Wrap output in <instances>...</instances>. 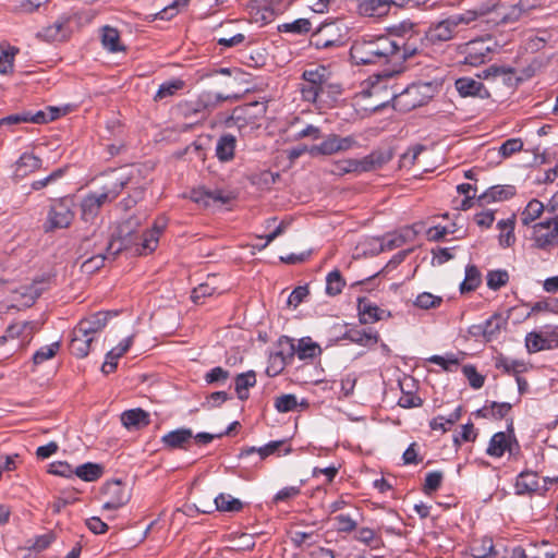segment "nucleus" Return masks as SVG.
<instances>
[{
	"label": "nucleus",
	"mask_w": 558,
	"mask_h": 558,
	"mask_svg": "<svg viewBox=\"0 0 558 558\" xmlns=\"http://www.w3.org/2000/svg\"><path fill=\"white\" fill-rule=\"evenodd\" d=\"M473 21H475V14L464 11L430 23L424 33L422 44L425 47H440L456 37L460 26H466Z\"/></svg>",
	"instance_id": "obj_2"
},
{
	"label": "nucleus",
	"mask_w": 558,
	"mask_h": 558,
	"mask_svg": "<svg viewBox=\"0 0 558 558\" xmlns=\"http://www.w3.org/2000/svg\"><path fill=\"white\" fill-rule=\"evenodd\" d=\"M41 159L31 153H24L16 162V174L21 177L27 175L41 167Z\"/></svg>",
	"instance_id": "obj_35"
},
{
	"label": "nucleus",
	"mask_w": 558,
	"mask_h": 558,
	"mask_svg": "<svg viewBox=\"0 0 558 558\" xmlns=\"http://www.w3.org/2000/svg\"><path fill=\"white\" fill-rule=\"evenodd\" d=\"M415 234L416 232L412 228H407L399 234L387 236L381 244V250H393L396 247H400L408 240L414 239Z\"/></svg>",
	"instance_id": "obj_44"
},
{
	"label": "nucleus",
	"mask_w": 558,
	"mask_h": 558,
	"mask_svg": "<svg viewBox=\"0 0 558 558\" xmlns=\"http://www.w3.org/2000/svg\"><path fill=\"white\" fill-rule=\"evenodd\" d=\"M99 203L94 196H85L81 203L82 219L86 222L93 220L99 213Z\"/></svg>",
	"instance_id": "obj_52"
},
{
	"label": "nucleus",
	"mask_w": 558,
	"mask_h": 558,
	"mask_svg": "<svg viewBox=\"0 0 558 558\" xmlns=\"http://www.w3.org/2000/svg\"><path fill=\"white\" fill-rule=\"evenodd\" d=\"M185 82L181 78H174L162 83L154 96L155 101L174 96L179 90L183 89Z\"/></svg>",
	"instance_id": "obj_38"
},
{
	"label": "nucleus",
	"mask_w": 558,
	"mask_h": 558,
	"mask_svg": "<svg viewBox=\"0 0 558 558\" xmlns=\"http://www.w3.org/2000/svg\"><path fill=\"white\" fill-rule=\"evenodd\" d=\"M509 281V274L507 270L498 269L492 270L487 274V286L492 290H499Z\"/></svg>",
	"instance_id": "obj_55"
},
{
	"label": "nucleus",
	"mask_w": 558,
	"mask_h": 558,
	"mask_svg": "<svg viewBox=\"0 0 558 558\" xmlns=\"http://www.w3.org/2000/svg\"><path fill=\"white\" fill-rule=\"evenodd\" d=\"M302 78L305 83L301 88V93L306 101H324L325 96L340 92L339 86L330 82L331 72L324 65L305 70Z\"/></svg>",
	"instance_id": "obj_3"
},
{
	"label": "nucleus",
	"mask_w": 558,
	"mask_h": 558,
	"mask_svg": "<svg viewBox=\"0 0 558 558\" xmlns=\"http://www.w3.org/2000/svg\"><path fill=\"white\" fill-rule=\"evenodd\" d=\"M558 345V340L551 344V340L544 337L542 333L530 332L525 338V347L529 352L535 353L543 350H550Z\"/></svg>",
	"instance_id": "obj_36"
},
{
	"label": "nucleus",
	"mask_w": 558,
	"mask_h": 558,
	"mask_svg": "<svg viewBox=\"0 0 558 558\" xmlns=\"http://www.w3.org/2000/svg\"><path fill=\"white\" fill-rule=\"evenodd\" d=\"M312 23L307 19H298L291 23H286L278 27L280 32L294 33V34H306L311 31Z\"/></svg>",
	"instance_id": "obj_54"
},
{
	"label": "nucleus",
	"mask_w": 558,
	"mask_h": 558,
	"mask_svg": "<svg viewBox=\"0 0 558 558\" xmlns=\"http://www.w3.org/2000/svg\"><path fill=\"white\" fill-rule=\"evenodd\" d=\"M211 279H215V276H213ZM208 280H210V277L208 278ZM216 291L217 288L211 286L209 281H206L193 289L191 299L193 300L194 303H199L205 298L214 295Z\"/></svg>",
	"instance_id": "obj_57"
},
{
	"label": "nucleus",
	"mask_w": 558,
	"mask_h": 558,
	"mask_svg": "<svg viewBox=\"0 0 558 558\" xmlns=\"http://www.w3.org/2000/svg\"><path fill=\"white\" fill-rule=\"evenodd\" d=\"M385 311L369 303L366 299H359V317L361 324H373L384 318Z\"/></svg>",
	"instance_id": "obj_28"
},
{
	"label": "nucleus",
	"mask_w": 558,
	"mask_h": 558,
	"mask_svg": "<svg viewBox=\"0 0 558 558\" xmlns=\"http://www.w3.org/2000/svg\"><path fill=\"white\" fill-rule=\"evenodd\" d=\"M258 13H260V19L264 22H270L280 13L279 3L275 1H265L258 8Z\"/></svg>",
	"instance_id": "obj_59"
},
{
	"label": "nucleus",
	"mask_w": 558,
	"mask_h": 558,
	"mask_svg": "<svg viewBox=\"0 0 558 558\" xmlns=\"http://www.w3.org/2000/svg\"><path fill=\"white\" fill-rule=\"evenodd\" d=\"M267 105L265 102L253 101L239 106L233 109L232 113L226 119L225 124L227 128L244 129L259 117L266 113Z\"/></svg>",
	"instance_id": "obj_9"
},
{
	"label": "nucleus",
	"mask_w": 558,
	"mask_h": 558,
	"mask_svg": "<svg viewBox=\"0 0 558 558\" xmlns=\"http://www.w3.org/2000/svg\"><path fill=\"white\" fill-rule=\"evenodd\" d=\"M481 283V274L476 266L469 265L465 268V278L460 284V292L466 293L474 291Z\"/></svg>",
	"instance_id": "obj_47"
},
{
	"label": "nucleus",
	"mask_w": 558,
	"mask_h": 558,
	"mask_svg": "<svg viewBox=\"0 0 558 558\" xmlns=\"http://www.w3.org/2000/svg\"><path fill=\"white\" fill-rule=\"evenodd\" d=\"M515 194V187L513 185H495L487 189L484 193L477 196V203L480 206H485L493 202H501L509 199Z\"/></svg>",
	"instance_id": "obj_20"
},
{
	"label": "nucleus",
	"mask_w": 558,
	"mask_h": 558,
	"mask_svg": "<svg viewBox=\"0 0 558 558\" xmlns=\"http://www.w3.org/2000/svg\"><path fill=\"white\" fill-rule=\"evenodd\" d=\"M407 381L408 380L400 381V388H401L402 395L398 400V404L404 409H412V408L421 407L423 404V400L416 393H414L413 391L404 392V385H407L408 387L413 386L412 378L409 379V381H411V384H409Z\"/></svg>",
	"instance_id": "obj_48"
},
{
	"label": "nucleus",
	"mask_w": 558,
	"mask_h": 558,
	"mask_svg": "<svg viewBox=\"0 0 558 558\" xmlns=\"http://www.w3.org/2000/svg\"><path fill=\"white\" fill-rule=\"evenodd\" d=\"M340 340H349L352 343H355L357 345L366 347V348H373L377 344L379 340V335L377 331L373 330L372 328H359V327H352L347 329L342 336H340L338 339Z\"/></svg>",
	"instance_id": "obj_16"
},
{
	"label": "nucleus",
	"mask_w": 558,
	"mask_h": 558,
	"mask_svg": "<svg viewBox=\"0 0 558 558\" xmlns=\"http://www.w3.org/2000/svg\"><path fill=\"white\" fill-rule=\"evenodd\" d=\"M418 94L417 86L408 87L402 94L393 95L395 98V108H399L401 110H411L421 106L422 102L416 100L414 97Z\"/></svg>",
	"instance_id": "obj_33"
},
{
	"label": "nucleus",
	"mask_w": 558,
	"mask_h": 558,
	"mask_svg": "<svg viewBox=\"0 0 558 558\" xmlns=\"http://www.w3.org/2000/svg\"><path fill=\"white\" fill-rule=\"evenodd\" d=\"M256 385V373L247 371L246 373L238 374L234 378V390L238 398L242 401L248 399V389Z\"/></svg>",
	"instance_id": "obj_30"
},
{
	"label": "nucleus",
	"mask_w": 558,
	"mask_h": 558,
	"mask_svg": "<svg viewBox=\"0 0 558 558\" xmlns=\"http://www.w3.org/2000/svg\"><path fill=\"white\" fill-rule=\"evenodd\" d=\"M121 421L126 428H140L150 423L149 414L140 408L123 412Z\"/></svg>",
	"instance_id": "obj_31"
},
{
	"label": "nucleus",
	"mask_w": 558,
	"mask_h": 558,
	"mask_svg": "<svg viewBox=\"0 0 558 558\" xmlns=\"http://www.w3.org/2000/svg\"><path fill=\"white\" fill-rule=\"evenodd\" d=\"M193 439V433L189 428L171 430L161 438L165 447L169 449H186Z\"/></svg>",
	"instance_id": "obj_23"
},
{
	"label": "nucleus",
	"mask_w": 558,
	"mask_h": 558,
	"mask_svg": "<svg viewBox=\"0 0 558 558\" xmlns=\"http://www.w3.org/2000/svg\"><path fill=\"white\" fill-rule=\"evenodd\" d=\"M236 138L232 134H223L219 137L216 145V156L219 161L228 162L234 158Z\"/></svg>",
	"instance_id": "obj_27"
},
{
	"label": "nucleus",
	"mask_w": 558,
	"mask_h": 558,
	"mask_svg": "<svg viewBox=\"0 0 558 558\" xmlns=\"http://www.w3.org/2000/svg\"><path fill=\"white\" fill-rule=\"evenodd\" d=\"M231 96L223 95L220 93L216 94H206L202 95L199 100L194 104H186L183 107V114L185 117L190 116L191 113H199L203 109H206L208 107H215L217 104L229 100Z\"/></svg>",
	"instance_id": "obj_22"
},
{
	"label": "nucleus",
	"mask_w": 558,
	"mask_h": 558,
	"mask_svg": "<svg viewBox=\"0 0 558 558\" xmlns=\"http://www.w3.org/2000/svg\"><path fill=\"white\" fill-rule=\"evenodd\" d=\"M72 17L69 14L60 15L51 25L44 27L38 32L37 37L48 41H64L70 37Z\"/></svg>",
	"instance_id": "obj_14"
},
{
	"label": "nucleus",
	"mask_w": 558,
	"mask_h": 558,
	"mask_svg": "<svg viewBox=\"0 0 558 558\" xmlns=\"http://www.w3.org/2000/svg\"><path fill=\"white\" fill-rule=\"evenodd\" d=\"M390 10L388 0H362L359 4V13L368 17H381Z\"/></svg>",
	"instance_id": "obj_26"
},
{
	"label": "nucleus",
	"mask_w": 558,
	"mask_h": 558,
	"mask_svg": "<svg viewBox=\"0 0 558 558\" xmlns=\"http://www.w3.org/2000/svg\"><path fill=\"white\" fill-rule=\"evenodd\" d=\"M501 10V19L504 20V24H511L518 22L527 10L523 9L520 4H506L502 3Z\"/></svg>",
	"instance_id": "obj_53"
},
{
	"label": "nucleus",
	"mask_w": 558,
	"mask_h": 558,
	"mask_svg": "<svg viewBox=\"0 0 558 558\" xmlns=\"http://www.w3.org/2000/svg\"><path fill=\"white\" fill-rule=\"evenodd\" d=\"M492 48L484 39L471 40L462 48L464 54L463 63L472 66H477L489 60Z\"/></svg>",
	"instance_id": "obj_15"
},
{
	"label": "nucleus",
	"mask_w": 558,
	"mask_h": 558,
	"mask_svg": "<svg viewBox=\"0 0 558 558\" xmlns=\"http://www.w3.org/2000/svg\"><path fill=\"white\" fill-rule=\"evenodd\" d=\"M101 43L102 46L110 52L124 50V47L120 45V34L113 27L105 26L102 28Z\"/></svg>",
	"instance_id": "obj_42"
},
{
	"label": "nucleus",
	"mask_w": 558,
	"mask_h": 558,
	"mask_svg": "<svg viewBox=\"0 0 558 558\" xmlns=\"http://www.w3.org/2000/svg\"><path fill=\"white\" fill-rule=\"evenodd\" d=\"M355 141L351 136L341 137L337 134L328 135L320 144L308 148L312 157L329 156L350 149Z\"/></svg>",
	"instance_id": "obj_11"
},
{
	"label": "nucleus",
	"mask_w": 558,
	"mask_h": 558,
	"mask_svg": "<svg viewBox=\"0 0 558 558\" xmlns=\"http://www.w3.org/2000/svg\"><path fill=\"white\" fill-rule=\"evenodd\" d=\"M531 240L538 250L549 251L558 245V219L550 217L533 223Z\"/></svg>",
	"instance_id": "obj_8"
},
{
	"label": "nucleus",
	"mask_w": 558,
	"mask_h": 558,
	"mask_svg": "<svg viewBox=\"0 0 558 558\" xmlns=\"http://www.w3.org/2000/svg\"><path fill=\"white\" fill-rule=\"evenodd\" d=\"M93 340V336H88L87 333L80 336L78 333H76V327H74L70 340L71 353L80 359L87 356L90 351Z\"/></svg>",
	"instance_id": "obj_29"
},
{
	"label": "nucleus",
	"mask_w": 558,
	"mask_h": 558,
	"mask_svg": "<svg viewBox=\"0 0 558 558\" xmlns=\"http://www.w3.org/2000/svg\"><path fill=\"white\" fill-rule=\"evenodd\" d=\"M502 3L500 2H487L482 3L474 10H466V12L475 14V20L480 17H486V22L493 23L495 25L504 24V20L501 19V10Z\"/></svg>",
	"instance_id": "obj_25"
},
{
	"label": "nucleus",
	"mask_w": 558,
	"mask_h": 558,
	"mask_svg": "<svg viewBox=\"0 0 558 558\" xmlns=\"http://www.w3.org/2000/svg\"><path fill=\"white\" fill-rule=\"evenodd\" d=\"M133 342V336L123 339L116 348L111 349L107 355L106 361L101 366V372L105 375L111 374L116 371L118 360L128 352Z\"/></svg>",
	"instance_id": "obj_24"
},
{
	"label": "nucleus",
	"mask_w": 558,
	"mask_h": 558,
	"mask_svg": "<svg viewBox=\"0 0 558 558\" xmlns=\"http://www.w3.org/2000/svg\"><path fill=\"white\" fill-rule=\"evenodd\" d=\"M507 450H511L509 437L505 432H498L490 438L486 453L490 457L500 458Z\"/></svg>",
	"instance_id": "obj_32"
},
{
	"label": "nucleus",
	"mask_w": 558,
	"mask_h": 558,
	"mask_svg": "<svg viewBox=\"0 0 558 558\" xmlns=\"http://www.w3.org/2000/svg\"><path fill=\"white\" fill-rule=\"evenodd\" d=\"M547 209L542 202L534 198L527 203L524 210L520 215L522 225L531 227L541 217L542 213Z\"/></svg>",
	"instance_id": "obj_34"
},
{
	"label": "nucleus",
	"mask_w": 558,
	"mask_h": 558,
	"mask_svg": "<svg viewBox=\"0 0 558 558\" xmlns=\"http://www.w3.org/2000/svg\"><path fill=\"white\" fill-rule=\"evenodd\" d=\"M59 349H60V343L58 341L53 342L49 345L41 347L39 350H37L34 353L33 362L35 364H41L45 361L52 359L57 354Z\"/></svg>",
	"instance_id": "obj_56"
},
{
	"label": "nucleus",
	"mask_w": 558,
	"mask_h": 558,
	"mask_svg": "<svg viewBox=\"0 0 558 558\" xmlns=\"http://www.w3.org/2000/svg\"><path fill=\"white\" fill-rule=\"evenodd\" d=\"M345 281L338 269L330 271L326 278V293L335 296L341 293Z\"/></svg>",
	"instance_id": "obj_50"
},
{
	"label": "nucleus",
	"mask_w": 558,
	"mask_h": 558,
	"mask_svg": "<svg viewBox=\"0 0 558 558\" xmlns=\"http://www.w3.org/2000/svg\"><path fill=\"white\" fill-rule=\"evenodd\" d=\"M108 182L104 185L100 194L92 193L88 196H94L98 199L99 208L106 203L111 202L118 197L120 192L132 183L134 178V170L121 168L112 170L108 174Z\"/></svg>",
	"instance_id": "obj_6"
},
{
	"label": "nucleus",
	"mask_w": 558,
	"mask_h": 558,
	"mask_svg": "<svg viewBox=\"0 0 558 558\" xmlns=\"http://www.w3.org/2000/svg\"><path fill=\"white\" fill-rule=\"evenodd\" d=\"M73 199L63 197L54 201L48 211L45 232H52L57 229L69 228L75 217Z\"/></svg>",
	"instance_id": "obj_7"
},
{
	"label": "nucleus",
	"mask_w": 558,
	"mask_h": 558,
	"mask_svg": "<svg viewBox=\"0 0 558 558\" xmlns=\"http://www.w3.org/2000/svg\"><path fill=\"white\" fill-rule=\"evenodd\" d=\"M166 225L167 221L165 218H160L155 222L153 231L143 239V251L153 252L157 247L158 236L166 228Z\"/></svg>",
	"instance_id": "obj_46"
},
{
	"label": "nucleus",
	"mask_w": 558,
	"mask_h": 558,
	"mask_svg": "<svg viewBox=\"0 0 558 558\" xmlns=\"http://www.w3.org/2000/svg\"><path fill=\"white\" fill-rule=\"evenodd\" d=\"M349 27L343 21L322 24L312 35L310 43L316 49H332L347 45Z\"/></svg>",
	"instance_id": "obj_4"
},
{
	"label": "nucleus",
	"mask_w": 558,
	"mask_h": 558,
	"mask_svg": "<svg viewBox=\"0 0 558 558\" xmlns=\"http://www.w3.org/2000/svg\"><path fill=\"white\" fill-rule=\"evenodd\" d=\"M298 407V400L294 395H282L275 401V408L280 413H287L295 410Z\"/></svg>",
	"instance_id": "obj_58"
},
{
	"label": "nucleus",
	"mask_w": 558,
	"mask_h": 558,
	"mask_svg": "<svg viewBox=\"0 0 558 558\" xmlns=\"http://www.w3.org/2000/svg\"><path fill=\"white\" fill-rule=\"evenodd\" d=\"M428 361L439 365L444 371L447 372H451L453 367H458L459 365V360L453 354H448L446 356L433 355Z\"/></svg>",
	"instance_id": "obj_63"
},
{
	"label": "nucleus",
	"mask_w": 558,
	"mask_h": 558,
	"mask_svg": "<svg viewBox=\"0 0 558 558\" xmlns=\"http://www.w3.org/2000/svg\"><path fill=\"white\" fill-rule=\"evenodd\" d=\"M190 198L203 207H210L229 204L234 196L232 193L225 192L220 189L208 190L205 187H198L191 191Z\"/></svg>",
	"instance_id": "obj_13"
},
{
	"label": "nucleus",
	"mask_w": 558,
	"mask_h": 558,
	"mask_svg": "<svg viewBox=\"0 0 558 558\" xmlns=\"http://www.w3.org/2000/svg\"><path fill=\"white\" fill-rule=\"evenodd\" d=\"M122 248L123 247L120 240L116 241L111 239L106 247L107 254L105 255L102 253H99L86 259L82 264V270L86 274H93L97 271L104 266L105 260L108 258V256H112L114 258L122 251Z\"/></svg>",
	"instance_id": "obj_18"
},
{
	"label": "nucleus",
	"mask_w": 558,
	"mask_h": 558,
	"mask_svg": "<svg viewBox=\"0 0 558 558\" xmlns=\"http://www.w3.org/2000/svg\"><path fill=\"white\" fill-rule=\"evenodd\" d=\"M108 323V313L98 312L92 316L82 319L75 327L80 336L87 333L93 336L105 328Z\"/></svg>",
	"instance_id": "obj_21"
},
{
	"label": "nucleus",
	"mask_w": 558,
	"mask_h": 558,
	"mask_svg": "<svg viewBox=\"0 0 558 558\" xmlns=\"http://www.w3.org/2000/svg\"><path fill=\"white\" fill-rule=\"evenodd\" d=\"M471 555L474 558H488L490 556H495L496 551L493 539L490 537H483L474 541L471 546Z\"/></svg>",
	"instance_id": "obj_43"
},
{
	"label": "nucleus",
	"mask_w": 558,
	"mask_h": 558,
	"mask_svg": "<svg viewBox=\"0 0 558 558\" xmlns=\"http://www.w3.org/2000/svg\"><path fill=\"white\" fill-rule=\"evenodd\" d=\"M283 444H284L283 440H276V441H270L267 445L259 447V448L247 447V448H244L241 450L239 457L244 458V457H248V456L257 452L259 456V459L264 460L267 457H269L270 454H274Z\"/></svg>",
	"instance_id": "obj_39"
},
{
	"label": "nucleus",
	"mask_w": 558,
	"mask_h": 558,
	"mask_svg": "<svg viewBox=\"0 0 558 558\" xmlns=\"http://www.w3.org/2000/svg\"><path fill=\"white\" fill-rule=\"evenodd\" d=\"M402 38L387 35H365L354 40L350 49L351 61L356 65L399 63L411 56Z\"/></svg>",
	"instance_id": "obj_1"
},
{
	"label": "nucleus",
	"mask_w": 558,
	"mask_h": 558,
	"mask_svg": "<svg viewBox=\"0 0 558 558\" xmlns=\"http://www.w3.org/2000/svg\"><path fill=\"white\" fill-rule=\"evenodd\" d=\"M230 376V373L229 371L220 367V366H216L214 368H211L209 372H207L205 374V381L207 384H223L228 380Z\"/></svg>",
	"instance_id": "obj_61"
},
{
	"label": "nucleus",
	"mask_w": 558,
	"mask_h": 558,
	"mask_svg": "<svg viewBox=\"0 0 558 558\" xmlns=\"http://www.w3.org/2000/svg\"><path fill=\"white\" fill-rule=\"evenodd\" d=\"M391 154L383 150H374L361 159H343L335 162L333 173L343 175L347 173L361 174L381 168L391 159Z\"/></svg>",
	"instance_id": "obj_5"
},
{
	"label": "nucleus",
	"mask_w": 558,
	"mask_h": 558,
	"mask_svg": "<svg viewBox=\"0 0 558 558\" xmlns=\"http://www.w3.org/2000/svg\"><path fill=\"white\" fill-rule=\"evenodd\" d=\"M546 482L547 480L544 478V485L541 486L537 473L532 471L521 472L515 481L517 494L523 495L537 492H546Z\"/></svg>",
	"instance_id": "obj_19"
},
{
	"label": "nucleus",
	"mask_w": 558,
	"mask_h": 558,
	"mask_svg": "<svg viewBox=\"0 0 558 558\" xmlns=\"http://www.w3.org/2000/svg\"><path fill=\"white\" fill-rule=\"evenodd\" d=\"M523 148V142L521 138H509L505 141L499 147V154L504 158H508L514 153L520 151Z\"/></svg>",
	"instance_id": "obj_64"
},
{
	"label": "nucleus",
	"mask_w": 558,
	"mask_h": 558,
	"mask_svg": "<svg viewBox=\"0 0 558 558\" xmlns=\"http://www.w3.org/2000/svg\"><path fill=\"white\" fill-rule=\"evenodd\" d=\"M102 495L107 498L102 508L106 510H116L126 505L131 498L130 492L120 480L107 482L101 489Z\"/></svg>",
	"instance_id": "obj_12"
},
{
	"label": "nucleus",
	"mask_w": 558,
	"mask_h": 558,
	"mask_svg": "<svg viewBox=\"0 0 558 558\" xmlns=\"http://www.w3.org/2000/svg\"><path fill=\"white\" fill-rule=\"evenodd\" d=\"M216 509L221 512H240L243 509V502L229 494H219L215 498Z\"/></svg>",
	"instance_id": "obj_37"
},
{
	"label": "nucleus",
	"mask_w": 558,
	"mask_h": 558,
	"mask_svg": "<svg viewBox=\"0 0 558 558\" xmlns=\"http://www.w3.org/2000/svg\"><path fill=\"white\" fill-rule=\"evenodd\" d=\"M318 534L315 532H303V531H292L290 532V539L294 547L303 548L311 547L318 543Z\"/></svg>",
	"instance_id": "obj_45"
},
{
	"label": "nucleus",
	"mask_w": 558,
	"mask_h": 558,
	"mask_svg": "<svg viewBox=\"0 0 558 558\" xmlns=\"http://www.w3.org/2000/svg\"><path fill=\"white\" fill-rule=\"evenodd\" d=\"M441 302L442 299L440 296H435L432 293L424 292L417 295L415 300V305L420 308L428 310L439 306Z\"/></svg>",
	"instance_id": "obj_60"
},
{
	"label": "nucleus",
	"mask_w": 558,
	"mask_h": 558,
	"mask_svg": "<svg viewBox=\"0 0 558 558\" xmlns=\"http://www.w3.org/2000/svg\"><path fill=\"white\" fill-rule=\"evenodd\" d=\"M444 475L440 471H434L426 474L425 483H424V492L429 495L433 492H436L442 482Z\"/></svg>",
	"instance_id": "obj_62"
},
{
	"label": "nucleus",
	"mask_w": 558,
	"mask_h": 558,
	"mask_svg": "<svg viewBox=\"0 0 558 558\" xmlns=\"http://www.w3.org/2000/svg\"><path fill=\"white\" fill-rule=\"evenodd\" d=\"M454 87L461 97H478L481 99L489 98L490 94L481 81L473 77H459L454 82Z\"/></svg>",
	"instance_id": "obj_17"
},
{
	"label": "nucleus",
	"mask_w": 558,
	"mask_h": 558,
	"mask_svg": "<svg viewBox=\"0 0 558 558\" xmlns=\"http://www.w3.org/2000/svg\"><path fill=\"white\" fill-rule=\"evenodd\" d=\"M354 538L366 545V546H369L371 548H379V546L381 545L383 541L380 538V536H378L374 530L369 529V527H361L356 535L354 536Z\"/></svg>",
	"instance_id": "obj_51"
},
{
	"label": "nucleus",
	"mask_w": 558,
	"mask_h": 558,
	"mask_svg": "<svg viewBox=\"0 0 558 558\" xmlns=\"http://www.w3.org/2000/svg\"><path fill=\"white\" fill-rule=\"evenodd\" d=\"M104 473V468L100 464L87 462L78 465L74 474L86 482H94L98 480Z\"/></svg>",
	"instance_id": "obj_40"
},
{
	"label": "nucleus",
	"mask_w": 558,
	"mask_h": 558,
	"mask_svg": "<svg viewBox=\"0 0 558 558\" xmlns=\"http://www.w3.org/2000/svg\"><path fill=\"white\" fill-rule=\"evenodd\" d=\"M279 344L288 347L287 354L289 357L296 354L300 360H312L322 354V348L311 337H303L298 340V343H294L293 339L282 336L279 339Z\"/></svg>",
	"instance_id": "obj_10"
},
{
	"label": "nucleus",
	"mask_w": 558,
	"mask_h": 558,
	"mask_svg": "<svg viewBox=\"0 0 558 558\" xmlns=\"http://www.w3.org/2000/svg\"><path fill=\"white\" fill-rule=\"evenodd\" d=\"M485 340L492 341L496 339L501 329L507 325V320L500 314H494L484 323Z\"/></svg>",
	"instance_id": "obj_41"
},
{
	"label": "nucleus",
	"mask_w": 558,
	"mask_h": 558,
	"mask_svg": "<svg viewBox=\"0 0 558 558\" xmlns=\"http://www.w3.org/2000/svg\"><path fill=\"white\" fill-rule=\"evenodd\" d=\"M497 228L500 230V245L504 247L512 245L515 241V236L513 234L514 221L512 219H502L497 222Z\"/></svg>",
	"instance_id": "obj_49"
}]
</instances>
